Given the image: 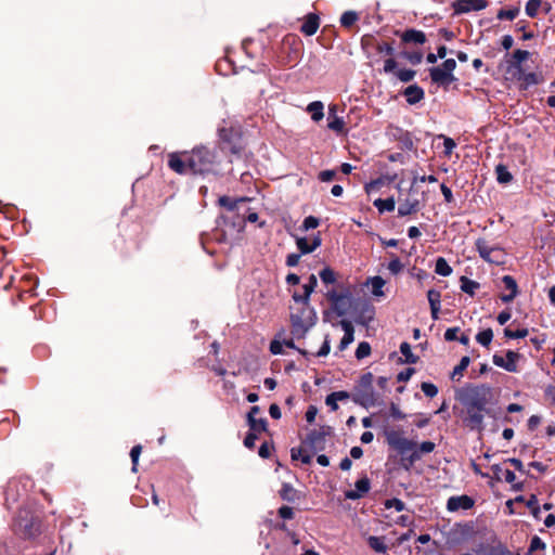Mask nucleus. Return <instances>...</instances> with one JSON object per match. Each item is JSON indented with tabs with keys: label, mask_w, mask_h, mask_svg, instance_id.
I'll use <instances>...</instances> for the list:
<instances>
[{
	"label": "nucleus",
	"mask_w": 555,
	"mask_h": 555,
	"mask_svg": "<svg viewBox=\"0 0 555 555\" xmlns=\"http://www.w3.org/2000/svg\"><path fill=\"white\" fill-rule=\"evenodd\" d=\"M371 353V346L366 341H362L358 345L356 350V358L361 360L369 357Z\"/></svg>",
	"instance_id": "48"
},
{
	"label": "nucleus",
	"mask_w": 555,
	"mask_h": 555,
	"mask_svg": "<svg viewBox=\"0 0 555 555\" xmlns=\"http://www.w3.org/2000/svg\"><path fill=\"white\" fill-rule=\"evenodd\" d=\"M356 489L349 490L345 492V498L349 500H358L362 498L365 493L370 491L371 485L370 480L364 477L356 481Z\"/></svg>",
	"instance_id": "16"
},
{
	"label": "nucleus",
	"mask_w": 555,
	"mask_h": 555,
	"mask_svg": "<svg viewBox=\"0 0 555 555\" xmlns=\"http://www.w3.org/2000/svg\"><path fill=\"white\" fill-rule=\"evenodd\" d=\"M398 79L402 82H409L414 79L415 70L413 69H400L396 73Z\"/></svg>",
	"instance_id": "52"
},
{
	"label": "nucleus",
	"mask_w": 555,
	"mask_h": 555,
	"mask_svg": "<svg viewBox=\"0 0 555 555\" xmlns=\"http://www.w3.org/2000/svg\"><path fill=\"white\" fill-rule=\"evenodd\" d=\"M420 209L418 199H410L406 198L404 202L400 203L398 207V215L400 217L409 216L416 212Z\"/></svg>",
	"instance_id": "26"
},
{
	"label": "nucleus",
	"mask_w": 555,
	"mask_h": 555,
	"mask_svg": "<svg viewBox=\"0 0 555 555\" xmlns=\"http://www.w3.org/2000/svg\"><path fill=\"white\" fill-rule=\"evenodd\" d=\"M402 269H403V264H402L401 260L397 256H393L392 259L388 263V270L392 274H398L402 271Z\"/></svg>",
	"instance_id": "53"
},
{
	"label": "nucleus",
	"mask_w": 555,
	"mask_h": 555,
	"mask_svg": "<svg viewBox=\"0 0 555 555\" xmlns=\"http://www.w3.org/2000/svg\"><path fill=\"white\" fill-rule=\"evenodd\" d=\"M320 279L324 284H333L336 281V274L332 269L324 268L320 272Z\"/></svg>",
	"instance_id": "49"
},
{
	"label": "nucleus",
	"mask_w": 555,
	"mask_h": 555,
	"mask_svg": "<svg viewBox=\"0 0 555 555\" xmlns=\"http://www.w3.org/2000/svg\"><path fill=\"white\" fill-rule=\"evenodd\" d=\"M13 531L24 539L36 537L40 532V515L30 507L20 508L13 521Z\"/></svg>",
	"instance_id": "2"
},
{
	"label": "nucleus",
	"mask_w": 555,
	"mask_h": 555,
	"mask_svg": "<svg viewBox=\"0 0 555 555\" xmlns=\"http://www.w3.org/2000/svg\"><path fill=\"white\" fill-rule=\"evenodd\" d=\"M359 20V15L354 11H346L340 16V24L344 27H351Z\"/></svg>",
	"instance_id": "39"
},
{
	"label": "nucleus",
	"mask_w": 555,
	"mask_h": 555,
	"mask_svg": "<svg viewBox=\"0 0 555 555\" xmlns=\"http://www.w3.org/2000/svg\"><path fill=\"white\" fill-rule=\"evenodd\" d=\"M325 436L326 434L323 430H312L304 440V446L308 448L311 453L322 451L324 450Z\"/></svg>",
	"instance_id": "11"
},
{
	"label": "nucleus",
	"mask_w": 555,
	"mask_h": 555,
	"mask_svg": "<svg viewBox=\"0 0 555 555\" xmlns=\"http://www.w3.org/2000/svg\"><path fill=\"white\" fill-rule=\"evenodd\" d=\"M372 287V294L375 296H383V287L385 286V281L380 276H374L370 281Z\"/></svg>",
	"instance_id": "41"
},
{
	"label": "nucleus",
	"mask_w": 555,
	"mask_h": 555,
	"mask_svg": "<svg viewBox=\"0 0 555 555\" xmlns=\"http://www.w3.org/2000/svg\"><path fill=\"white\" fill-rule=\"evenodd\" d=\"M502 282L504 284V287L505 289H507L509 293L506 294V295H502L501 296V299L504 301V302H509L512 301L516 295H517V284H516V281L514 280V278H512L511 275H504L502 278Z\"/></svg>",
	"instance_id": "24"
},
{
	"label": "nucleus",
	"mask_w": 555,
	"mask_h": 555,
	"mask_svg": "<svg viewBox=\"0 0 555 555\" xmlns=\"http://www.w3.org/2000/svg\"><path fill=\"white\" fill-rule=\"evenodd\" d=\"M400 352L404 357L405 363L415 364L418 361V357L412 352L410 344L405 341L400 345Z\"/></svg>",
	"instance_id": "35"
},
{
	"label": "nucleus",
	"mask_w": 555,
	"mask_h": 555,
	"mask_svg": "<svg viewBox=\"0 0 555 555\" xmlns=\"http://www.w3.org/2000/svg\"><path fill=\"white\" fill-rule=\"evenodd\" d=\"M141 451H142L141 446H134L130 451V457L132 461V470L133 472H137V465H138V461H139Z\"/></svg>",
	"instance_id": "56"
},
{
	"label": "nucleus",
	"mask_w": 555,
	"mask_h": 555,
	"mask_svg": "<svg viewBox=\"0 0 555 555\" xmlns=\"http://www.w3.org/2000/svg\"><path fill=\"white\" fill-rule=\"evenodd\" d=\"M517 81H520V89L526 90L530 86L539 85L542 81V76L537 73H522Z\"/></svg>",
	"instance_id": "28"
},
{
	"label": "nucleus",
	"mask_w": 555,
	"mask_h": 555,
	"mask_svg": "<svg viewBox=\"0 0 555 555\" xmlns=\"http://www.w3.org/2000/svg\"><path fill=\"white\" fill-rule=\"evenodd\" d=\"M311 451L304 446V448H293L291 450L292 460H300L304 464H310L312 461Z\"/></svg>",
	"instance_id": "29"
},
{
	"label": "nucleus",
	"mask_w": 555,
	"mask_h": 555,
	"mask_svg": "<svg viewBox=\"0 0 555 555\" xmlns=\"http://www.w3.org/2000/svg\"><path fill=\"white\" fill-rule=\"evenodd\" d=\"M388 184L384 178V176L370 181L365 184L364 189L367 194H371L373 192H377L382 186Z\"/></svg>",
	"instance_id": "42"
},
{
	"label": "nucleus",
	"mask_w": 555,
	"mask_h": 555,
	"mask_svg": "<svg viewBox=\"0 0 555 555\" xmlns=\"http://www.w3.org/2000/svg\"><path fill=\"white\" fill-rule=\"evenodd\" d=\"M469 358L468 357H463L461 360H460V363L454 366L452 373H451V379L452 380H460L463 376V372L467 369V366L469 365Z\"/></svg>",
	"instance_id": "32"
},
{
	"label": "nucleus",
	"mask_w": 555,
	"mask_h": 555,
	"mask_svg": "<svg viewBox=\"0 0 555 555\" xmlns=\"http://www.w3.org/2000/svg\"><path fill=\"white\" fill-rule=\"evenodd\" d=\"M327 297L335 305L336 308H338L340 305H343L345 299H347V295L338 294L336 292H330L327 294Z\"/></svg>",
	"instance_id": "55"
},
{
	"label": "nucleus",
	"mask_w": 555,
	"mask_h": 555,
	"mask_svg": "<svg viewBox=\"0 0 555 555\" xmlns=\"http://www.w3.org/2000/svg\"><path fill=\"white\" fill-rule=\"evenodd\" d=\"M279 516L283 519H292L294 517V511L291 506L283 505L279 508Z\"/></svg>",
	"instance_id": "59"
},
{
	"label": "nucleus",
	"mask_w": 555,
	"mask_h": 555,
	"mask_svg": "<svg viewBox=\"0 0 555 555\" xmlns=\"http://www.w3.org/2000/svg\"><path fill=\"white\" fill-rule=\"evenodd\" d=\"M387 508H395L397 512H401L404 509V503L399 499L387 500L385 503Z\"/></svg>",
	"instance_id": "58"
},
{
	"label": "nucleus",
	"mask_w": 555,
	"mask_h": 555,
	"mask_svg": "<svg viewBox=\"0 0 555 555\" xmlns=\"http://www.w3.org/2000/svg\"><path fill=\"white\" fill-rule=\"evenodd\" d=\"M317 285H318L317 276L314 274H311L309 276L308 281L302 285L304 293L302 294L294 293L293 300L309 302L310 295L312 294V292L314 291Z\"/></svg>",
	"instance_id": "19"
},
{
	"label": "nucleus",
	"mask_w": 555,
	"mask_h": 555,
	"mask_svg": "<svg viewBox=\"0 0 555 555\" xmlns=\"http://www.w3.org/2000/svg\"><path fill=\"white\" fill-rule=\"evenodd\" d=\"M527 335H528V330L527 328H519V330H516V331H513L511 328H505L504 330V336L507 337V338H512V339L524 338Z\"/></svg>",
	"instance_id": "51"
},
{
	"label": "nucleus",
	"mask_w": 555,
	"mask_h": 555,
	"mask_svg": "<svg viewBox=\"0 0 555 555\" xmlns=\"http://www.w3.org/2000/svg\"><path fill=\"white\" fill-rule=\"evenodd\" d=\"M500 68L503 72L505 80L516 81L518 80L524 70L522 65L514 63L513 60L506 56L504 63L500 65Z\"/></svg>",
	"instance_id": "12"
},
{
	"label": "nucleus",
	"mask_w": 555,
	"mask_h": 555,
	"mask_svg": "<svg viewBox=\"0 0 555 555\" xmlns=\"http://www.w3.org/2000/svg\"><path fill=\"white\" fill-rule=\"evenodd\" d=\"M317 227H319V219L313 217V216H309L307 218H305L304 222H302V229L305 231H308V230H311V229H315Z\"/></svg>",
	"instance_id": "57"
},
{
	"label": "nucleus",
	"mask_w": 555,
	"mask_h": 555,
	"mask_svg": "<svg viewBox=\"0 0 555 555\" xmlns=\"http://www.w3.org/2000/svg\"><path fill=\"white\" fill-rule=\"evenodd\" d=\"M335 111H336V105L330 106V116H328L327 127H328V129H331L337 133H340L345 129V121L341 117H338L335 115Z\"/></svg>",
	"instance_id": "25"
},
{
	"label": "nucleus",
	"mask_w": 555,
	"mask_h": 555,
	"mask_svg": "<svg viewBox=\"0 0 555 555\" xmlns=\"http://www.w3.org/2000/svg\"><path fill=\"white\" fill-rule=\"evenodd\" d=\"M435 448L436 444L431 441H423L420 444L416 442V448L413 452L403 459V467L410 469L424 454L431 453Z\"/></svg>",
	"instance_id": "10"
},
{
	"label": "nucleus",
	"mask_w": 555,
	"mask_h": 555,
	"mask_svg": "<svg viewBox=\"0 0 555 555\" xmlns=\"http://www.w3.org/2000/svg\"><path fill=\"white\" fill-rule=\"evenodd\" d=\"M487 5L486 0H457L454 2L453 8L456 13H467L483 10Z\"/></svg>",
	"instance_id": "13"
},
{
	"label": "nucleus",
	"mask_w": 555,
	"mask_h": 555,
	"mask_svg": "<svg viewBox=\"0 0 555 555\" xmlns=\"http://www.w3.org/2000/svg\"><path fill=\"white\" fill-rule=\"evenodd\" d=\"M493 338L491 328L483 330L476 335V340L483 347H488Z\"/></svg>",
	"instance_id": "40"
},
{
	"label": "nucleus",
	"mask_w": 555,
	"mask_h": 555,
	"mask_svg": "<svg viewBox=\"0 0 555 555\" xmlns=\"http://www.w3.org/2000/svg\"><path fill=\"white\" fill-rule=\"evenodd\" d=\"M257 440V433L250 431L244 439V446L248 449H253L255 447V442Z\"/></svg>",
	"instance_id": "63"
},
{
	"label": "nucleus",
	"mask_w": 555,
	"mask_h": 555,
	"mask_svg": "<svg viewBox=\"0 0 555 555\" xmlns=\"http://www.w3.org/2000/svg\"><path fill=\"white\" fill-rule=\"evenodd\" d=\"M320 27V17L315 13H309L305 16L300 26V31L306 36H313Z\"/></svg>",
	"instance_id": "17"
},
{
	"label": "nucleus",
	"mask_w": 555,
	"mask_h": 555,
	"mask_svg": "<svg viewBox=\"0 0 555 555\" xmlns=\"http://www.w3.org/2000/svg\"><path fill=\"white\" fill-rule=\"evenodd\" d=\"M373 380L374 376L371 372L363 374L359 378L352 393V400L354 403L365 409L383 403L380 396L373 389Z\"/></svg>",
	"instance_id": "3"
},
{
	"label": "nucleus",
	"mask_w": 555,
	"mask_h": 555,
	"mask_svg": "<svg viewBox=\"0 0 555 555\" xmlns=\"http://www.w3.org/2000/svg\"><path fill=\"white\" fill-rule=\"evenodd\" d=\"M324 105L321 101H314L308 104L307 112L311 115V119L315 122L320 121L324 117Z\"/></svg>",
	"instance_id": "30"
},
{
	"label": "nucleus",
	"mask_w": 555,
	"mask_h": 555,
	"mask_svg": "<svg viewBox=\"0 0 555 555\" xmlns=\"http://www.w3.org/2000/svg\"><path fill=\"white\" fill-rule=\"evenodd\" d=\"M541 7V0H529L526 3V14L530 17H534Z\"/></svg>",
	"instance_id": "50"
},
{
	"label": "nucleus",
	"mask_w": 555,
	"mask_h": 555,
	"mask_svg": "<svg viewBox=\"0 0 555 555\" xmlns=\"http://www.w3.org/2000/svg\"><path fill=\"white\" fill-rule=\"evenodd\" d=\"M219 204H220V206L225 207L229 210H234L236 207V203L229 196H221L219 198Z\"/></svg>",
	"instance_id": "60"
},
{
	"label": "nucleus",
	"mask_w": 555,
	"mask_h": 555,
	"mask_svg": "<svg viewBox=\"0 0 555 555\" xmlns=\"http://www.w3.org/2000/svg\"><path fill=\"white\" fill-rule=\"evenodd\" d=\"M439 67L442 68L444 72H447L448 75H450V74H453V72L456 67V62L453 59H448Z\"/></svg>",
	"instance_id": "61"
},
{
	"label": "nucleus",
	"mask_w": 555,
	"mask_h": 555,
	"mask_svg": "<svg viewBox=\"0 0 555 555\" xmlns=\"http://www.w3.org/2000/svg\"><path fill=\"white\" fill-rule=\"evenodd\" d=\"M545 548V543L539 538L533 537L530 541V546L528 548L527 555H533L537 551H543Z\"/></svg>",
	"instance_id": "46"
},
{
	"label": "nucleus",
	"mask_w": 555,
	"mask_h": 555,
	"mask_svg": "<svg viewBox=\"0 0 555 555\" xmlns=\"http://www.w3.org/2000/svg\"><path fill=\"white\" fill-rule=\"evenodd\" d=\"M459 327H450L444 332V339L447 341H453L457 339Z\"/></svg>",
	"instance_id": "62"
},
{
	"label": "nucleus",
	"mask_w": 555,
	"mask_h": 555,
	"mask_svg": "<svg viewBox=\"0 0 555 555\" xmlns=\"http://www.w3.org/2000/svg\"><path fill=\"white\" fill-rule=\"evenodd\" d=\"M520 359V354L516 351L508 350L505 354V357L500 354H494L492 357V361L494 365L502 367L511 373L518 372V361Z\"/></svg>",
	"instance_id": "9"
},
{
	"label": "nucleus",
	"mask_w": 555,
	"mask_h": 555,
	"mask_svg": "<svg viewBox=\"0 0 555 555\" xmlns=\"http://www.w3.org/2000/svg\"><path fill=\"white\" fill-rule=\"evenodd\" d=\"M279 493L281 499L287 502H295L296 499L298 498L297 490L291 483L287 482H284L282 485V488Z\"/></svg>",
	"instance_id": "31"
},
{
	"label": "nucleus",
	"mask_w": 555,
	"mask_h": 555,
	"mask_svg": "<svg viewBox=\"0 0 555 555\" xmlns=\"http://www.w3.org/2000/svg\"><path fill=\"white\" fill-rule=\"evenodd\" d=\"M401 38L404 42H414L417 44H424L426 42V35L422 30L416 29L405 30Z\"/></svg>",
	"instance_id": "27"
},
{
	"label": "nucleus",
	"mask_w": 555,
	"mask_h": 555,
	"mask_svg": "<svg viewBox=\"0 0 555 555\" xmlns=\"http://www.w3.org/2000/svg\"><path fill=\"white\" fill-rule=\"evenodd\" d=\"M217 158L215 150L201 146L188 155V166L193 173H204L211 169Z\"/></svg>",
	"instance_id": "5"
},
{
	"label": "nucleus",
	"mask_w": 555,
	"mask_h": 555,
	"mask_svg": "<svg viewBox=\"0 0 555 555\" xmlns=\"http://www.w3.org/2000/svg\"><path fill=\"white\" fill-rule=\"evenodd\" d=\"M493 478L498 481L505 480L508 483H513L516 479L515 474L511 469H504L501 465L494 464L491 466Z\"/></svg>",
	"instance_id": "23"
},
{
	"label": "nucleus",
	"mask_w": 555,
	"mask_h": 555,
	"mask_svg": "<svg viewBox=\"0 0 555 555\" xmlns=\"http://www.w3.org/2000/svg\"><path fill=\"white\" fill-rule=\"evenodd\" d=\"M336 176V172L334 170H323L319 173V179L322 182H330L332 181Z\"/></svg>",
	"instance_id": "64"
},
{
	"label": "nucleus",
	"mask_w": 555,
	"mask_h": 555,
	"mask_svg": "<svg viewBox=\"0 0 555 555\" xmlns=\"http://www.w3.org/2000/svg\"><path fill=\"white\" fill-rule=\"evenodd\" d=\"M294 302L295 305L291 306L292 334L300 338L315 324L317 314L309 302Z\"/></svg>",
	"instance_id": "1"
},
{
	"label": "nucleus",
	"mask_w": 555,
	"mask_h": 555,
	"mask_svg": "<svg viewBox=\"0 0 555 555\" xmlns=\"http://www.w3.org/2000/svg\"><path fill=\"white\" fill-rule=\"evenodd\" d=\"M519 14V8H512V9H502L498 12L496 17L498 20H506V21H513L515 20Z\"/></svg>",
	"instance_id": "43"
},
{
	"label": "nucleus",
	"mask_w": 555,
	"mask_h": 555,
	"mask_svg": "<svg viewBox=\"0 0 555 555\" xmlns=\"http://www.w3.org/2000/svg\"><path fill=\"white\" fill-rule=\"evenodd\" d=\"M373 204L379 212L392 211L396 206L393 197H388L386 199L377 198Z\"/></svg>",
	"instance_id": "33"
},
{
	"label": "nucleus",
	"mask_w": 555,
	"mask_h": 555,
	"mask_svg": "<svg viewBox=\"0 0 555 555\" xmlns=\"http://www.w3.org/2000/svg\"><path fill=\"white\" fill-rule=\"evenodd\" d=\"M248 425L250 428V431L254 433H262L267 430V421L266 418H253L251 421H248Z\"/></svg>",
	"instance_id": "44"
},
{
	"label": "nucleus",
	"mask_w": 555,
	"mask_h": 555,
	"mask_svg": "<svg viewBox=\"0 0 555 555\" xmlns=\"http://www.w3.org/2000/svg\"><path fill=\"white\" fill-rule=\"evenodd\" d=\"M168 166L171 170L180 175L190 171V168L188 166V158L182 159L181 155L178 153L169 154Z\"/></svg>",
	"instance_id": "21"
},
{
	"label": "nucleus",
	"mask_w": 555,
	"mask_h": 555,
	"mask_svg": "<svg viewBox=\"0 0 555 555\" xmlns=\"http://www.w3.org/2000/svg\"><path fill=\"white\" fill-rule=\"evenodd\" d=\"M339 325L344 331V336L338 345V349L344 351L354 340V328L352 323L348 320H341Z\"/></svg>",
	"instance_id": "18"
},
{
	"label": "nucleus",
	"mask_w": 555,
	"mask_h": 555,
	"mask_svg": "<svg viewBox=\"0 0 555 555\" xmlns=\"http://www.w3.org/2000/svg\"><path fill=\"white\" fill-rule=\"evenodd\" d=\"M487 412V408L477 409L473 406H464L465 416L463 417V422L473 430H481L483 428V420Z\"/></svg>",
	"instance_id": "8"
},
{
	"label": "nucleus",
	"mask_w": 555,
	"mask_h": 555,
	"mask_svg": "<svg viewBox=\"0 0 555 555\" xmlns=\"http://www.w3.org/2000/svg\"><path fill=\"white\" fill-rule=\"evenodd\" d=\"M463 406L487 408L491 398V388L486 385L466 386L455 393Z\"/></svg>",
	"instance_id": "4"
},
{
	"label": "nucleus",
	"mask_w": 555,
	"mask_h": 555,
	"mask_svg": "<svg viewBox=\"0 0 555 555\" xmlns=\"http://www.w3.org/2000/svg\"><path fill=\"white\" fill-rule=\"evenodd\" d=\"M435 272L441 276H449L452 273V268L444 258L439 257L436 260Z\"/></svg>",
	"instance_id": "34"
},
{
	"label": "nucleus",
	"mask_w": 555,
	"mask_h": 555,
	"mask_svg": "<svg viewBox=\"0 0 555 555\" xmlns=\"http://www.w3.org/2000/svg\"><path fill=\"white\" fill-rule=\"evenodd\" d=\"M475 245L483 260L494 264H503L505 262V253L499 246H491L485 238H478Z\"/></svg>",
	"instance_id": "7"
},
{
	"label": "nucleus",
	"mask_w": 555,
	"mask_h": 555,
	"mask_svg": "<svg viewBox=\"0 0 555 555\" xmlns=\"http://www.w3.org/2000/svg\"><path fill=\"white\" fill-rule=\"evenodd\" d=\"M386 441L388 446L401 455V463L403 459L413 452L416 448V442L405 438L400 431L390 430L386 433Z\"/></svg>",
	"instance_id": "6"
},
{
	"label": "nucleus",
	"mask_w": 555,
	"mask_h": 555,
	"mask_svg": "<svg viewBox=\"0 0 555 555\" xmlns=\"http://www.w3.org/2000/svg\"><path fill=\"white\" fill-rule=\"evenodd\" d=\"M422 391L425 393V396L429 398H434L438 393V388L436 385L431 383L424 382L421 385Z\"/></svg>",
	"instance_id": "54"
},
{
	"label": "nucleus",
	"mask_w": 555,
	"mask_h": 555,
	"mask_svg": "<svg viewBox=\"0 0 555 555\" xmlns=\"http://www.w3.org/2000/svg\"><path fill=\"white\" fill-rule=\"evenodd\" d=\"M530 53L527 50H515L511 55L506 54L507 57L513 60L514 63L522 64L526 60H528Z\"/></svg>",
	"instance_id": "45"
},
{
	"label": "nucleus",
	"mask_w": 555,
	"mask_h": 555,
	"mask_svg": "<svg viewBox=\"0 0 555 555\" xmlns=\"http://www.w3.org/2000/svg\"><path fill=\"white\" fill-rule=\"evenodd\" d=\"M369 545L377 553H386L387 545L384 543L383 538L371 535L367 539Z\"/></svg>",
	"instance_id": "38"
},
{
	"label": "nucleus",
	"mask_w": 555,
	"mask_h": 555,
	"mask_svg": "<svg viewBox=\"0 0 555 555\" xmlns=\"http://www.w3.org/2000/svg\"><path fill=\"white\" fill-rule=\"evenodd\" d=\"M496 180L499 183L506 184L513 180L512 173L507 170L504 165H498L495 168Z\"/></svg>",
	"instance_id": "36"
},
{
	"label": "nucleus",
	"mask_w": 555,
	"mask_h": 555,
	"mask_svg": "<svg viewBox=\"0 0 555 555\" xmlns=\"http://www.w3.org/2000/svg\"><path fill=\"white\" fill-rule=\"evenodd\" d=\"M474 500L465 494L451 496L447 502V509L449 512H456L460 509L467 511L474 506Z\"/></svg>",
	"instance_id": "14"
},
{
	"label": "nucleus",
	"mask_w": 555,
	"mask_h": 555,
	"mask_svg": "<svg viewBox=\"0 0 555 555\" xmlns=\"http://www.w3.org/2000/svg\"><path fill=\"white\" fill-rule=\"evenodd\" d=\"M427 299H428V302H429V306L430 308L431 307H438L440 308V304H441V294L439 291H436V289H429L427 292Z\"/></svg>",
	"instance_id": "47"
},
{
	"label": "nucleus",
	"mask_w": 555,
	"mask_h": 555,
	"mask_svg": "<svg viewBox=\"0 0 555 555\" xmlns=\"http://www.w3.org/2000/svg\"><path fill=\"white\" fill-rule=\"evenodd\" d=\"M429 75H430L431 81L439 86L448 87L450 83H452L453 81L456 80V78L453 74L448 75V73L444 72L439 66L430 68Z\"/></svg>",
	"instance_id": "15"
},
{
	"label": "nucleus",
	"mask_w": 555,
	"mask_h": 555,
	"mask_svg": "<svg viewBox=\"0 0 555 555\" xmlns=\"http://www.w3.org/2000/svg\"><path fill=\"white\" fill-rule=\"evenodd\" d=\"M409 104H416L424 99V90L417 85H411L403 92Z\"/></svg>",
	"instance_id": "22"
},
{
	"label": "nucleus",
	"mask_w": 555,
	"mask_h": 555,
	"mask_svg": "<svg viewBox=\"0 0 555 555\" xmlns=\"http://www.w3.org/2000/svg\"><path fill=\"white\" fill-rule=\"evenodd\" d=\"M321 237L320 235H315L311 243L306 237H297L296 238V245L297 248L300 250L301 255L310 254L314 251L319 246H321Z\"/></svg>",
	"instance_id": "20"
},
{
	"label": "nucleus",
	"mask_w": 555,
	"mask_h": 555,
	"mask_svg": "<svg viewBox=\"0 0 555 555\" xmlns=\"http://www.w3.org/2000/svg\"><path fill=\"white\" fill-rule=\"evenodd\" d=\"M460 282H461V289L466 294L474 295L475 291L477 288H479V283H477L466 276H462L460 279Z\"/></svg>",
	"instance_id": "37"
}]
</instances>
